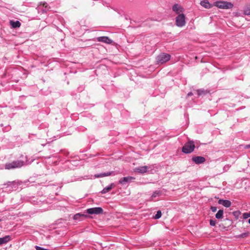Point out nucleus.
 I'll return each mask as SVG.
<instances>
[{"mask_svg": "<svg viewBox=\"0 0 250 250\" xmlns=\"http://www.w3.org/2000/svg\"><path fill=\"white\" fill-rule=\"evenodd\" d=\"M1 221V220L0 219V221Z\"/></svg>", "mask_w": 250, "mask_h": 250, "instance_id": "obj_32", "label": "nucleus"}, {"mask_svg": "<svg viewBox=\"0 0 250 250\" xmlns=\"http://www.w3.org/2000/svg\"><path fill=\"white\" fill-rule=\"evenodd\" d=\"M249 223L250 224V218L249 219Z\"/></svg>", "mask_w": 250, "mask_h": 250, "instance_id": "obj_31", "label": "nucleus"}, {"mask_svg": "<svg viewBox=\"0 0 250 250\" xmlns=\"http://www.w3.org/2000/svg\"><path fill=\"white\" fill-rule=\"evenodd\" d=\"M86 212L89 214H100L103 213V209L101 207L92 208H88Z\"/></svg>", "mask_w": 250, "mask_h": 250, "instance_id": "obj_6", "label": "nucleus"}, {"mask_svg": "<svg viewBox=\"0 0 250 250\" xmlns=\"http://www.w3.org/2000/svg\"><path fill=\"white\" fill-rule=\"evenodd\" d=\"M112 171H111V172H105V173H101V174H95L94 175V177L96 178H101V177H105V176H110L111 175V174L112 173Z\"/></svg>", "mask_w": 250, "mask_h": 250, "instance_id": "obj_12", "label": "nucleus"}, {"mask_svg": "<svg viewBox=\"0 0 250 250\" xmlns=\"http://www.w3.org/2000/svg\"><path fill=\"white\" fill-rule=\"evenodd\" d=\"M23 161H16L11 163H7L5 165V169H10L12 168H20L23 166Z\"/></svg>", "mask_w": 250, "mask_h": 250, "instance_id": "obj_3", "label": "nucleus"}, {"mask_svg": "<svg viewBox=\"0 0 250 250\" xmlns=\"http://www.w3.org/2000/svg\"><path fill=\"white\" fill-rule=\"evenodd\" d=\"M161 194V192L160 190H156L153 192L152 196L150 197V201L153 200L154 198L157 196H159Z\"/></svg>", "mask_w": 250, "mask_h": 250, "instance_id": "obj_18", "label": "nucleus"}, {"mask_svg": "<svg viewBox=\"0 0 250 250\" xmlns=\"http://www.w3.org/2000/svg\"><path fill=\"white\" fill-rule=\"evenodd\" d=\"M97 41L98 42H104L107 44H110L112 42V40L109 39L108 37L103 36L98 37L97 38Z\"/></svg>", "mask_w": 250, "mask_h": 250, "instance_id": "obj_8", "label": "nucleus"}, {"mask_svg": "<svg viewBox=\"0 0 250 250\" xmlns=\"http://www.w3.org/2000/svg\"><path fill=\"white\" fill-rule=\"evenodd\" d=\"M135 178L133 177L128 176L122 178L119 181V183L121 184L124 185L129 181L134 180Z\"/></svg>", "mask_w": 250, "mask_h": 250, "instance_id": "obj_11", "label": "nucleus"}, {"mask_svg": "<svg viewBox=\"0 0 250 250\" xmlns=\"http://www.w3.org/2000/svg\"><path fill=\"white\" fill-rule=\"evenodd\" d=\"M192 95V93L191 92H190V93H188V96H191Z\"/></svg>", "mask_w": 250, "mask_h": 250, "instance_id": "obj_30", "label": "nucleus"}, {"mask_svg": "<svg viewBox=\"0 0 250 250\" xmlns=\"http://www.w3.org/2000/svg\"><path fill=\"white\" fill-rule=\"evenodd\" d=\"M10 240V237L8 235L5 236L4 237L0 238V245L6 243Z\"/></svg>", "mask_w": 250, "mask_h": 250, "instance_id": "obj_15", "label": "nucleus"}, {"mask_svg": "<svg viewBox=\"0 0 250 250\" xmlns=\"http://www.w3.org/2000/svg\"><path fill=\"white\" fill-rule=\"evenodd\" d=\"M250 233L249 232H246L241 234L240 235L237 236L238 238H246L249 236Z\"/></svg>", "mask_w": 250, "mask_h": 250, "instance_id": "obj_21", "label": "nucleus"}, {"mask_svg": "<svg viewBox=\"0 0 250 250\" xmlns=\"http://www.w3.org/2000/svg\"><path fill=\"white\" fill-rule=\"evenodd\" d=\"M195 148L194 143L189 141L186 143L182 147V151L185 153H190L193 151Z\"/></svg>", "mask_w": 250, "mask_h": 250, "instance_id": "obj_1", "label": "nucleus"}, {"mask_svg": "<svg viewBox=\"0 0 250 250\" xmlns=\"http://www.w3.org/2000/svg\"><path fill=\"white\" fill-rule=\"evenodd\" d=\"M218 203L219 204L222 205L224 207L226 208H229L231 206V202L229 200H223V199H220L218 201Z\"/></svg>", "mask_w": 250, "mask_h": 250, "instance_id": "obj_9", "label": "nucleus"}, {"mask_svg": "<svg viewBox=\"0 0 250 250\" xmlns=\"http://www.w3.org/2000/svg\"><path fill=\"white\" fill-rule=\"evenodd\" d=\"M209 224L211 226H215L216 224V221L215 220H210V221H209Z\"/></svg>", "mask_w": 250, "mask_h": 250, "instance_id": "obj_25", "label": "nucleus"}, {"mask_svg": "<svg viewBox=\"0 0 250 250\" xmlns=\"http://www.w3.org/2000/svg\"><path fill=\"white\" fill-rule=\"evenodd\" d=\"M10 25L12 26V27L14 28L20 27L21 25L20 22L18 21H10Z\"/></svg>", "mask_w": 250, "mask_h": 250, "instance_id": "obj_16", "label": "nucleus"}, {"mask_svg": "<svg viewBox=\"0 0 250 250\" xmlns=\"http://www.w3.org/2000/svg\"><path fill=\"white\" fill-rule=\"evenodd\" d=\"M215 5L221 9H230L233 7V4L228 1H217L215 3Z\"/></svg>", "mask_w": 250, "mask_h": 250, "instance_id": "obj_4", "label": "nucleus"}, {"mask_svg": "<svg viewBox=\"0 0 250 250\" xmlns=\"http://www.w3.org/2000/svg\"><path fill=\"white\" fill-rule=\"evenodd\" d=\"M35 248H36V250H49L45 249H44L43 248L40 247L39 246H36L35 247Z\"/></svg>", "mask_w": 250, "mask_h": 250, "instance_id": "obj_26", "label": "nucleus"}, {"mask_svg": "<svg viewBox=\"0 0 250 250\" xmlns=\"http://www.w3.org/2000/svg\"><path fill=\"white\" fill-rule=\"evenodd\" d=\"M113 186H114V184H111L108 187L104 188L103 189V190L102 191V193L104 194V193H106L109 192L113 188Z\"/></svg>", "mask_w": 250, "mask_h": 250, "instance_id": "obj_17", "label": "nucleus"}, {"mask_svg": "<svg viewBox=\"0 0 250 250\" xmlns=\"http://www.w3.org/2000/svg\"><path fill=\"white\" fill-rule=\"evenodd\" d=\"M172 10L176 14H179L183 11V8L178 4H175L172 6Z\"/></svg>", "mask_w": 250, "mask_h": 250, "instance_id": "obj_10", "label": "nucleus"}, {"mask_svg": "<svg viewBox=\"0 0 250 250\" xmlns=\"http://www.w3.org/2000/svg\"><path fill=\"white\" fill-rule=\"evenodd\" d=\"M87 217V216L86 215H84V214H81V213H77L74 216L73 218L74 220H78V219H79L80 218V217Z\"/></svg>", "mask_w": 250, "mask_h": 250, "instance_id": "obj_20", "label": "nucleus"}, {"mask_svg": "<svg viewBox=\"0 0 250 250\" xmlns=\"http://www.w3.org/2000/svg\"><path fill=\"white\" fill-rule=\"evenodd\" d=\"M245 148H250V144L248 145H247L246 146H245Z\"/></svg>", "mask_w": 250, "mask_h": 250, "instance_id": "obj_29", "label": "nucleus"}, {"mask_svg": "<svg viewBox=\"0 0 250 250\" xmlns=\"http://www.w3.org/2000/svg\"><path fill=\"white\" fill-rule=\"evenodd\" d=\"M244 13L247 15H250V5L246 8L244 10Z\"/></svg>", "mask_w": 250, "mask_h": 250, "instance_id": "obj_22", "label": "nucleus"}, {"mask_svg": "<svg viewBox=\"0 0 250 250\" xmlns=\"http://www.w3.org/2000/svg\"><path fill=\"white\" fill-rule=\"evenodd\" d=\"M224 211L222 209H220L218 211L217 213L215 215V217L217 219H222L223 217Z\"/></svg>", "mask_w": 250, "mask_h": 250, "instance_id": "obj_19", "label": "nucleus"}, {"mask_svg": "<svg viewBox=\"0 0 250 250\" xmlns=\"http://www.w3.org/2000/svg\"><path fill=\"white\" fill-rule=\"evenodd\" d=\"M161 216H162L161 211L160 210H158V211H157V213L155 215V216L154 217V218L157 219L160 218L161 217Z\"/></svg>", "mask_w": 250, "mask_h": 250, "instance_id": "obj_23", "label": "nucleus"}, {"mask_svg": "<svg viewBox=\"0 0 250 250\" xmlns=\"http://www.w3.org/2000/svg\"><path fill=\"white\" fill-rule=\"evenodd\" d=\"M147 167L146 166L141 167L135 168V171L139 173H144L146 172Z\"/></svg>", "mask_w": 250, "mask_h": 250, "instance_id": "obj_13", "label": "nucleus"}, {"mask_svg": "<svg viewBox=\"0 0 250 250\" xmlns=\"http://www.w3.org/2000/svg\"><path fill=\"white\" fill-rule=\"evenodd\" d=\"M243 218L244 219H247L249 217H250V213H243Z\"/></svg>", "mask_w": 250, "mask_h": 250, "instance_id": "obj_24", "label": "nucleus"}, {"mask_svg": "<svg viewBox=\"0 0 250 250\" xmlns=\"http://www.w3.org/2000/svg\"><path fill=\"white\" fill-rule=\"evenodd\" d=\"M176 25L178 27H182L186 24L185 16L184 14H179L176 18Z\"/></svg>", "mask_w": 250, "mask_h": 250, "instance_id": "obj_5", "label": "nucleus"}, {"mask_svg": "<svg viewBox=\"0 0 250 250\" xmlns=\"http://www.w3.org/2000/svg\"><path fill=\"white\" fill-rule=\"evenodd\" d=\"M200 4L206 8H209L211 7V5L207 0H203L201 1Z\"/></svg>", "mask_w": 250, "mask_h": 250, "instance_id": "obj_14", "label": "nucleus"}, {"mask_svg": "<svg viewBox=\"0 0 250 250\" xmlns=\"http://www.w3.org/2000/svg\"><path fill=\"white\" fill-rule=\"evenodd\" d=\"M171 56L167 53H162L158 55L156 58L158 63L163 64L170 60Z\"/></svg>", "mask_w": 250, "mask_h": 250, "instance_id": "obj_2", "label": "nucleus"}, {"mask_svg": "<svg viewBox=\"0 0 250 250\" xmlns=\"http://www.w3.org/2000/svg\"><path fill=\"white\" fill-rule=\"evenodd\" d=\"M197 92H198V94L199 95H202V94H204V91H203V90H198L197 91Z\"/></svg>", "mask_w": 250, "mask_h": 250, "instance_id": "obj_28", "label": "nucleus"}, {"mask_svg": "<svg viewBox=\"0 0 250 250\" xmlns=\"http://www.w3.org/2000/svg\"><path fill=\"white\" fill-rule=\"evenodd\" d=\"M210 209L211 211L213 212H216L217 211V208L215 207H211Z\"/></svg>", "mask_w": 250, "mask_h": 250, "instance_id": "obj_27", "label": "nucleus"}, {"mask_svg": "<svg viewBox=\"0 0 250 250\" xmlns=\"http://www.w3.org/2000/svg\"><path fill=\"white\" fill-rule=\"evenodd\" d=\"M192 160L196 164H200L204 163L206 159L202 156H194L192 158Z\"/></svg>", "mask_w": 250, "mask_h": 250, "instance_id": "obj_7", "label": "nucleus"}]
</instances>
